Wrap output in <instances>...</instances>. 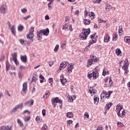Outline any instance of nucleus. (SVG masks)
Here are the masks:
<instances>
[{"instance_id":"obj_28","label":"nucleus","mask_w":130,"mask_h":130,"mask_svg":"<svg viewBox=\"0 0 130 130\" xmlns=\"http://www.w3.org/2000/svg\"><path fill=\"white\" fill-rule=\"evenodd\" d=\"M24 30V26L22 25H19L18 26V31L19 32H22Z\"/></svg>"},{"instance_id":"obj_12","label":"nucleus","mask_w":130,"mask_h":130,"mask_svg":"<svg viewBox=\"0 0 130 130\" xmlns=\"http://www.w3.org/2000/svg\"><path fill=\"white\" fill-rule=\"evenodd\" d=\"M68 65L70 66V63H69V62L68 61H62L60 64V71H61V70H63V69H64V68H66V67H67V66Z\"/></svg>"},{"instance_id":"obj_51","label":"nucleus","mask_w":130,"mask_h":130,"mask_svg":"<svg viewBox=\"0 0 130 130\" xmlns=\"http://www.w3.org/2000/svg\"><path fill=\"white\" fill-rule=\"evenodd\" d=\"M21 13H22L23 14H26V12H27V9L23 8L21 9Z\"/></svg>"},{"instance_id":"obj_57","label":"nucleus","mask_w":130,"mask_h":130,"mask_svg":"<svg viewBox=\"0 0 130 130\" xmlns=\"http://www.w3.org/2000/svg\"><path fill=\"white\" fill-rule=\"evenodd\" d=\"M53 65V61H49V67H51Z\"/></svg>"},{"instance_id":"obj_64","label":"nucleus","mask_w":130,"mask_h":130,"mask_svg":"<svg viewBox=\"0 0 130 130\" xmlns=\"http://www.w3.org/2000/svg\"><path fill=\"white\" fill-rule=\"evenodd\" d=\"M88 11H85L84 12V16L85 17H88Z\"/></svg>"},{"instance_id":"obj_49","label":"nucleus","mask_w":130,"mask_h":130,"mask_svg":"<svg viewBox=\"0 0 130 130\" xmlns=\"http://www.w3.org/2000/svg\"><path fill=\"white\" fill-rule=\"evenodd\" d=\"M5 58H6V56H5V55H2L1 58H0V61H4Z\"/></svg>"},{"instance_id":"obj_63","label":"nucleus","mask_w":130,"mask_h":130,"mask_svg":"<svg viewBox=\"0 0 130 130\" xmlns=\"http://www.w3.org/2000/svg\"><path fill=\"white\" fill-rule=\"evenodd\" d=\"M106 74H107L106 71H105V70H104L103 72V76H106Z\"/></svg>"},{"instance_id":"obj_2","label":"nucleus","mask_w":130,"mask_h":130,"mask_svg":"<svg viewBox=\"0 0 130 130\" xmlns=\"http://www.w3.org/2000/svg\"><path fill=\"white\" fill-rule=\"evenodd\" d=\"M91 30L90 28L88 29H83L82 33L80 35V38L81 40H86L88 35L90 34Z\"/></svg>"},{"instance_id":"obj_60","label":"nucleus","mask_w":130,"mask_h":130,"mask_svg":"<svg viewBox=\"0 0 130 130\" xmlns=\"http://www.w3.org/2000/svg\"><path fill=\"white\" fill-rule=\"evenodd\" d=\"M84 116L86 117V118H89V114L88 112H86L84 114Z\"/></svg>"},{"instance_id":"obj_41","label":"nucleus","mask_w":130,"mask_h":130,"mask_svg":"<svg viewBox=\"0 0 130 130\" xmlns=\"http://www.w3.org/2000/svg\"><path fill=\"white\" fill-rule=\"evenodd\" d=\"M48 81H49L50 84H51L50 86L51 87H52V86H53L52 84H53V79L52 78H50L49 79Z\"/></svg>"},{"instance_id":"obj_56","label":"nucleus","mask_w":130,"mask_h":130,"mask_svg":"<svg viewBox=\"0 0 130 130\" xmlns=\"http://www.w3.org/2000/svg\"><path fill=\"white\" fill-rule=\"evenodd\" d=\"M42 114L43 116H45V115H46V111L45 110V109H43L42 110Z\"/></svg>"},{"instance_id":"obj_14","label":"nucleus","mask_w":130,"mask_h":130,"mask_svg":"<svg viewBox=\"0 0 130 130\" xmlns=\"http://www.w3.org/2000/svg\"><path fill=\"white\" fill-rule=\"evenodd\" d=\"M103 94H105L106 95V97L107 99H109V97H110V95L112 94V91H109V92H106L105 90H103Z\"/></svg>"},{"instance_id":"obj_61","label":"nucleus","mask_w":130,"mask_h":130,"mask_svg":"<svg viewBox=\"0 0 130 130\" xmlns=\"http://www.w3.org/2000/svg\"><path fill=\"white\" fill-rule=\"evenodd\" d=\"M68 72H69V73H71V72H73V68L71 67L70 69V68L68 67Z\"/></svg>"},{"instance_id":"obj_18","label":"nucleus","mask_w":130,"mask_h":130,"mask_svg":"<svg viewBox=\"0 0 130 130\" xmlns=\"http://www.w3.org/2000/svg\"><path fill=\"white\" fill-rule=\"evenodd\" d=\"M11 55L12 57V58H10V61H12V60H15V59H17V53H13V54H12Z\"/></svg>"},{"instance_id":"obj_25","label":"nucleus","mask_w":130,"mask_h":130,"mask_svg":"<svg viewBox=\"0 0 130 130\" xmlns=\"http://www.w3.org/2000/svg\"><path fill=\"white\" fill-rule=\"evenodd\" d=\"M93 100H94V104H96V105H98V102H99V98L94 96Z\"/></svg>"},{"instance_id":"obj_16","label":"nucleus","mask_w":130,"mask_h":130,"mask_svg":"<svg viewBox=\"0 0 130 130\" xmlns=\"http://www.w3.org/2000/svg\"><path fill=\"white\" fill-rule=\"evenodd\" d=\"M0 130H12V127L8 126H2L0 127Z\"/></svg>"},{"instance_id":"obj_62","label":"nucleus","mask_w":130,"mask_h":130,"mask_svg":"<svg viewBox=\"0 0 130 130\" xmlns=\"http://www.w3.org/2000/svg\"><path fill=\"white\" fill-rule=\"evenodd\" d=\"M106 7L110 10H111V9L113 8L112 6L110 5H107Z\"/></svg>"},{"instance_id":"obj_45","label":"nucleus","mask_w":130,"mask_h":130,"mask_svg":"<svg viewBox=\"0 0 130 130\" xmlns=\"http://www.w3.org/2000/svg\"><path fill=\"white\" fill-rule=\"evenodd\" d=\"M98 22H99V24H100V23H106V20H104L103 19L99 18Z\"/></svg>"},{"instance_id":"obj_39","label":"nucleus","mask_w":130,"mask_h":130,"mask_svg":"<svg viewBox=\"0 0 130 130\" xmlns=\"http://www.w3.org/2000/svg\"><path fill=\"white\" fill-rule=\"evenodd\" d=\"M19 42L22 44V45H24L25 44V42H28L27 41H25L23 39H19Z\"/></svg>"},{"instance_id":"obj_4","label":"nucleus","mask_w":130,"mask_h":130,"mask_svg":"<svg viewBox=\"0 0 130 130\" xmlns=\"http://www.w3.org/2000/svg\"><path fill=\"white\" fill-rule=\"evenodd\" d=\"M52 105L54 107L56 106V103H59L60 108L62 107V100L59 99L58 98H55L51 100Z\"/></svg>"},{"instance_id":"obj_50","label":"nucleus","mask_w":130,"mask_h":130,"mask_svg":"<svg viewBox=\"0 0 130 130\" xmlns=\"http://www.w3.org/2000/svg\"><path fill=\"white\" fill-rule=\"evenodd\" d=\"M117 125H118V126L120 127V126H123V123H122V122L118 121L117 122Z\"/></svg>"},{"instance_id":"obj_27","label":"nucleus","mask_w":130,"mask_h":130,"mask_svg":"<svg viewBox=\"0 0 130 130\" xmlns=\"http://www.w3.org/2000/svg\"><path fill=\"white\" fill-rule=\"evenodd\" d=\"M90 94H95L96 93V90H94L93 87H90L88 91Z\"/></svg>"},{"instance_id":"obj_59","label":"nucleus","mask_w":130,"mask_h":130,"mask_svg":"<svg viewBox=\"0 0 130 130\" xmlns=\"http://www.w3.org/2000/svg\"><path fill=\"white\" fill-rule=\"evenodd\" d=\"M14 60V61L15 64H16V66H18V64H19V61H18V60L16 59H15V60Z\"/></svg>"},{"instance_id":"obj_40","label":"nucleus","mask_w":130,"mask_h":130,"mask_svg":"<svg viewBox=\"0 0 130 130\" xmlns=\"http://www.w3.org/2000/svg\"><path fill=\"white\" fill-rule=\"evenodd\" d=\"M94 37H95V35H91L90 36V38H91L92 39V38H93L92 41L93 43H95V42L97 41V40H96L95 39H94Z\"/></svg>"},{"instance_id":"obj_17","label":"nucleus","mask_w":130,"mask_h":130,"mask_svg":"<svg viewBox=\"0 0 130 130\" xmlns=\"http://www.w3.org/2000/svg\"><path fill=\"white\" fill-rule=\"evenodd\" d=\"M112 103L110 102L108 104H107L105 107V110H109L111 106H112Z\"/></svg>"},{"instance_id":"obj_42","label":"nucleus","mask_w":130,"mask_h":130,"mask_svg":"<svg viewBox=\"0 0 130 130\" xmlns=\"http://www.w3.org/2000/svg\"><path fill=\"white\" fill-rule=\"evenodd\" d=\"M30 116H27L24 118V120L25 121V122H27V121H29V120H30Z\"/></svg>"},{"instance_id":"obj_30","label":"nucleus","mask_w":130,"mask_h":130,"mask_svg":"<svg viewBox=\"0 0 130 130\" xmlns=\"http://www.w3.org/2000/svg\"><path fill=\"white\" fill-rule=\"evenodd\" d=\"M40 83H43V82H45V78H44V77L42 76V75H40Z\"/></svg>"},{"instance_id":"obj_48","label":"nucleus","mask_w":130,"mask_h":130,"mask_svg":"<svg viewBox=\"0 0 130 130\" xmlns=\"http://www.w3.org/2000/svg\"><path fill=\"white\" fill-rule=\"evenodd\" d=\"M101 1L102 0H93V4H100V3H101Z\"/></svg>"},{"instance_id":"obj_13","label":"nucleus","mask_w":130,"mask_h":130,"mask_svg":"<svg viewBox=\"0 0 130 130\" xmlns=\"http://www.w3.org/2000/svg\"><path fill=\"white\" fill-rule=\"evenodd\" d=\"M24 106L31 107L33 105V100L30 99L25 102L24 104Z\"/></svg>"},{"instance_id":"obj_21","label":"nucleus","mask_w":130,"mask_h":130,"mask_svg":"<svg viewBox=\"0 0 130 130\" xmlns=\"http://www.w3.org/2000/svg\"><path fill=\"white\" fill-rule=\"evenodd\" d=\"M115 53L117 56H119L120 54H121V50H120V49L117 48L115 50Z\"/></svg>"},{"instance_id":"obj_26","label":"nucleus","mask_w":130,"mask_h":130,"mask_svg":"<svg viewBox=\"0 0 130 130\" xmlns=\"http://www.w3.org/2000/svg\"><path fill=\"white\" fill-rule=\"evenodd\" d=\"M61 28L62 30H65V31H67V29L69 28V24L66 23L64 25L61 26Z\"/></svg>"},{"instance_id":"obj_11","label":"nucleus","mask_w":130,"mask_h":130,"mask_svg":"<svg viewBox=\"0 0 130 130\" xmlns=\"http://www.w3.org/2000/svg\"><path fill=\"white\" fill-rule=\"evenodd\" d=\"M8 12V7L6 5H3L0 6V13L5 14Z\"/></svg>"},{"instance_id":"obj_44","label":"nucleus","mask_w":130,"mask_h":130,"mask_svg":"<svg viewBox=\"0 0 130 130\" xmlns=\"http://www.w3.org/2000/svg\"><path fill=\"white\" fill-rule=\"evenodd\" d=\"M58 48H59V45H56L54 49V52H56L57 51H58Z\"/></svg>"},{"instance_id":"obj_29","label":"nucleus","mask_w":130,"mask_h":130,"mask_svg":"<svg viewBox=\"0 0 130 130\" xmlns=\"http://www.w3.org/2000/svg\"><path fill=\"white\" fill-rule=\"evenodd\" d=\"M17 121L18 124L19 125V126L20 127H23V126H24V124H23V122H22V121H21L19 119H17Z\"/></svg>"},{"instance_id":"obj_33","label":"nucleus","mask_w":130,"mask_h":130,"mask_svg":"<svg viewBox=\"0 0 130 130\" xmlns=\"http://www.w3.org/2000/svg\"><path fill=\"white\" fill-rule=\"evenodd\" d=\"M36 120L38 123H40L41 122H42V119L40 118V117L37 116L36 118Z\"/></svg>"},{"instance_id":"obj_19","label":"nucleus","mask_w":130,"mask_h":130,"mask_svg":"<svg viewBox=\"0 0 130 130\" xmlns=\"http://www.w3.org/2000/svg\"><path fill=\"white\" fill-rule=\"evenodd\" d=\"M67 116L68 118H73L74 117V114L71 112H68Z\"/></svg>"},{"instance_id":"obj_10","label":"nucleus","mask_w":130,"mask_h":130,"mask_svg":"<svg viewBox=\"0 0 130 130\" xmlns=\"http://www.w3.org/2000/svg\"><path fill=\"white\" fill-rule=\"evenodd\" d=\"M27 92V83L24 82L22 85V90L21 91V94L22 96H25Z\"/></svg>"},{"instance_id":"obj_15","label":"nucleus","mask_w":130,"mask_h":130,"mask_svg":"<svg viewBox=\"0 0 130 130\" xmlns=\"http://www.w3.org/2000/svg\"><path fill=\"white\" fill-rule=\"evenodd\" d=\"M20 59L21 61H22V62H23L24 63H26V62H27V56H26V55L24 56L21 55Z\"/></svg>"},{"instance_id":"obj_53","label":"nucleus","mask_w":130,"mask_h":130,"mask_svg":"<svg viewBox=\"0 0 130 130\" xmlns=\"http://www.w3.org/2000/svg\"><path fill=\"white\" fill-rule=\"evenodd\" d=\"M18 77L19 79H22V78H23V75L22 74V73H21L20 72L18 73Z\"/></svg>"},{"instance_id":"obj_22","label":"nucleus","mask_w":130,"mask_h":130,"mask_svg":"<svg viewBox=\"0 0 130 130\" xmlns=\"http://www.w3.org/2000/svg\"><path fill=\"white\" fill-rule=\"evenodd\" d=\"M110 39V37H109V36L107 35L104 37V42H106V43L109 42Z\"/></svg>"},{"instance_id":"obj_8","label":"nucleus","mask_w":130,"mask_h":130,"mask_svg":"<svg viewBox=\"0 0 130 130\" xmlns=\"http://www.w3.org/2000/svg\"><path fill=\"white\" fill-rule=\"evenodd\" d=\"M26 38L33 41V27H30L29 34L26 35Z\"/></svg>"},{"instance_id":"obj_9","label":"nucleus","mask_w":130,"mask_h":130,"mask_svg":"<svg viewBox=\"0 0 130 130\" xmlns=\"http://www.w3.org/2000/svg\"><path fill=\"white\" fill-rule=\"evenodd\" d=\"M60 80L63 86H68V80L63 78V74H61Z\"/></svg>"},{"instance_id":"obj_38","label":"nucleus","mask_w":130,"mask_h":130,"mask_svg":"<svg viewBox=\"0 0 130 130\" xmlns=\"http://www.w3.org/2000/svg\"><path fill=\"white\" fill-rule=\"evenodd\" d=\"M50 94V93H49V91H48V92L46 93L44 95H43V98H44V99H46V98L49 97Z\"/></svg>"},{"instance_id":"obj_24","label":"nucleus","mask_w":130,"mask_h":130,"mask_svg":"<svg viewBox=\"0 0 130 130\" xmlns=\"http://www.w3.org/2000/svg\"><path fill=\"white\" fill-rule=\"evenodd\" d=\"M11 32L12 34L16 36V29H15V25H13L11 27Z\"/></svg>"},{"instance_id":"obj_36","label":"nucleus","mask_w":130,"mask_h":130,"mask_svg":"<svg viewBox=\"0 0 130 130\" xmlns=\"http://www.w3.org/2000/svg\"><path fill=\"white\" fill-rule=\"evenodd\" d=\"M118 37V35H117V34H115L113 36V41H116V40H117Z\"/></svg>"},{"instance_id":"obj_46","label":"nucleus","mask_w":130,"mask_h":130,"mask_svg":"<svg viewBox=\"0 0 130 130\" xmlns=\"http://www.w3.org/2000/svg\"><path fill=\"white\" fill-rule=\"evenodd\" d=\"M47 125L46 124H44L42 128V130H47Z\"/></svg>"},{"instance_id":"obj_58","label":"nucleus","mask_w":130,"mask_h":130,"mask_svg":"<svg viewBox=\"0 0 130 130\" xmlns=\"http://www.w3.org/2000/svg\"><path fill=\"white\" fill-rule=\"evenodd\" d=\"M70 88H71V91H72V92L73 91V92H75V87L74 86H73V85H71V86H70Z\"/></svg>"},{"instance_id":"obj_47","label":"nucleus","mask_w":130,"mask_h":130,"mask_svg":"<svg viewBox=\"0 0 130 130\" xmlns=\"http://www.w3.org/2000/svg\"><path fill=\"white\" fill-rule=\"evenodd\" d=\"M39 79L38 75H37L33 77V82H36L37 80Z\"/></svg>"},{"instance_id":"obj_32","label":"nucleus","mask_w":130,"mask_h":130,"mask_svg":"<svg viewBox=\"0 0 130 130\" xmlns=\"http://www.w3.org/2000/svg\"><path fill=\"white\" fill-rule=\"evenodd\" d=\"M122 32H123V30H122V25H120L119 26L118 29V32L119 35H121V34H122Z\"/></svg>"},{"instance_id":"obj_54","label":"nucleus","mask_w":130,"mask_h":130,"mask_svg":"<svg viewBox=\"0 0 130 130\" xmlns=\"http://www.w3.org/2000/svg\"><path fill=\"white\" fill-rule=\"evenodd\" d=\"M17 110H18L17 108L15 106L14 108H13V109L12 110V112H13L14 113H15V112H16L17 111Z\"/></svg>"},{"instance_id":"obj_6","label":"nucleus","mask_w":130,"mask_h":130,"mask_svg":"<svg viewBox=\"0 0 130 130\" xmlns=\"http://www.w3.org/2000/svg\"><path fill=\"white\" fill-rule=\"evenodd\" d=\"M98 72L96 70L92 71L91 73L89 72L88 73L87 76L90 80H93L94 79H97L98 78Z\"/></svg>"},{"instance_id":"obj_35","label":"nucleus","mask_w":130,"mask_h":130,"mask_svg":"<svg viewBox=\"0 0 130 130\" xmlns=\"http://www.w3.org/2000/svg\"><path fill=\"white\" fill-rule=\"evenodd\" d=\"M83 22L85 25H89L91 23L90 19H85Z\"/></svg>"},{"instance_id":"obj_5","label":"nucleus","mask_w":130,"mask_h":130,"mask_svg":"<svg viewBox=\"0 0 130 130\" xmlns=\"http://www.w3.org/2000/svg\"><path fill=\"white\" fill-rule=\"evenodd\" d=\"M90 58L88 59L86 64L87 68H90L93 62H97V57L93 55L90 56Z\"/></svg>"},{"instance_id":"obj_31","label":"nucleus","mask_w":130,"mask_h":130,"mask_svg":"<svg viewBox=\"0 0 130 130\" xmlns=\"http://www.w3.org/2000/svg\"><path fill=\"white\" fill-rule=\"evenodd\" d=\"M6 71L8 72L10 70V67H11V65L10 64V63L9 62L7 61L6 62Z\"/></svg>"},{"instance_id":"obj_7","label":"nucleus","mask_w":130,"mask_h":130,"mask_svg":"<svg viewBox=\"0 0 130 130\" xmlns=\"http://www.w3.org/2000/svg\"><path fill=\"white\" fill-rule=\"evenodd\" d=\"M123 108V107L122 106H120L119 107V111L117 113V115L118 116H119V117H121V118H123V117H124V116H125V115L124 114V113H125V110H123L121 114H120V111H121V110Z\"/></svg>"},{"instance_id":"obj_3","label":"nucleus","mask_w":130,"mask_h":130,"mask_svg":"<svg viewBox=\"0 0 130 130\" xmlns=\"http://www.w3.org/2000/svg\"><path fill=\"white\" fill-rule=\"evenodd\" d=\"M123 62L124 64L122 66V69L125 71L124 74L126 76L128 73V61L127 60H125L124 61L121 60L120 62V64Z\"/></svg>"},{"instance_id":"obj_52","label":"nucleus","mask_w":130,"mask_h":130,"mask_svg":"<svg viewBox=\"0 0 130 130\" xmlns=\"http://www.w3.org/2000/svg\"><path fill=\"white\" fill-rule=\"evenodd\" d=\"M61 49L63 50L66 48V43H62L60 46Z\"/></svg>"},{"instance_id":"obj_20","label":"nucleus","mask_w":130,"mask_h":130,"mask_svg":"<svg viewBox=\"0 0 130 130\" xmlns=\"http://www.w3.org/2000/svg\"><path fill=\"white\" fill-rule=\"evenodd\" d=\"M88 17L89 18H90V19L91 20H93L94 19V17H95V14H94V12H90V13H89V14H88Z\"/></svg>"},{"instance_id":"obj_1","label":"nucleus","mask_w":130,"mask_h":130,"mask_svg":"<svg viewBox=\"0 0 130 130\" xmlns=\"http://www.w3.org/2000/svg\"><path fill=\"white\" fill-rule=\"evenodd\" d=\"M48 34H49V29L48 28L46 29L40 30L37 34L38 40H41V39H42L43 35L48 36Z\"/></svg>"},{"instance_id":"obj_43","label":"nucleus","mask_w":130,"mask_h":130,"mask_svg":"<svg viewBox=\"0 0 130 130\" xmlns=\"http://www.w3.org/2000/svg\"><path fill=\"white\" fill-rule=\"evenodd\" d=\"M27 113V114H30V112L28 110H25L23 111L22 113V114H26Z\"/></svg>"},{"instance_id":"obj_55","label":"nucleus","mask_w":130,"mask_h":130,"mask_svg":"<svg viewBox=\"0 0 130 130\" xmlns=\"http://www.w3.org/2000/svg\"><path fill=\"white\" fill-rule=\"evenodd\" d=\"M67 124H72L73 123V120H69L67 121Z\"/></svg>"},{"instance_id":"obj_37","label":"nucleus","mask_w":130,"mask_h":130,"mask_svg":"<svg viewBox=\"0 0 130 130\" xmlns=\"http://www.w3.org/2000/svg\"><path fill=\"white\" fill-rule=\"evenodd\" d=\"M23 103H21L20 104H19V105L16 106L17 109H22L23 108Z\"/></svg>"},{"instance_id":"obj_34","label":"nucleus","mask_w":130,"mask_h":130,"mask_svg":"<svg viewBox=\"0 0 130 130\" xmlns=\"http://www.w3.org/2000/svg\"><path fill=\"white\" fill-rule=\"evenodd\" d=\"M47 2H49V4H48V6L49 9H50V10H51V6H50V5H51V4H52V3H53V0H47Z\"/></svg>"},{"instance_id":"obj_23","label":"nucleus","mask_w":130,"mask_h":130,"mask_svg":"<svg viewBox=\"0 0 130 130\" xmlns=\"http://www.w3.org/2000/svg\"><path fill=\"white\" fill-rule=\"evenodd\" d=\"M124 40L126 43L130 44V37L128 36H126L124 37Z\"/></svg>"}]
</instances>
